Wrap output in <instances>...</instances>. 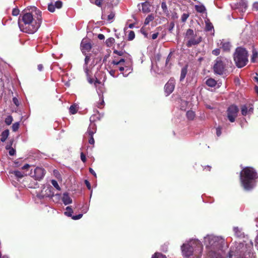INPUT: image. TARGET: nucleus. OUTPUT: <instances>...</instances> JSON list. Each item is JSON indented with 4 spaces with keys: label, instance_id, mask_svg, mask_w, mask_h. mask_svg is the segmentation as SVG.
I'll list each match as a JSON object with an SVG mask.
<instances>
[{
    "label": "nucleus",
    "instance_id": "nucleus-1",
    "mask_svg": "<svg viewBox=\"0 0 258 258\" xmlns=\"http://www.w3.org/2000/svg\"><path fill=\"white\" fill-rule=\"evenodd\" d=\"M41 21V12L34 8L31 13H26L19 18L18 25L21 31L33 34L39 28Z\"/></svg>",
    "mask_w": 258,
    "mask_h": 258
},
{
    "label": "nucleus",
    "instance_id": "nucleus-2",
    "mask_svg": "<svg viewBox=\"0 0 258 258\" xmlns=\"http://www.w3.org/2000/svg\"><path fill=\"white\" fill-rule=\"evenodd\" d=\"M204 244L210 258H224V239L221 237L208 235L204 237Z\"/></svg>",
    "mask_w": 258,
    "mask_h": 258
},
{
    "label": "nucleus",
    "instance_id": "nucleus-3",
    "mask_svg": "<svg viewBox=\"0 0 258 258\" xmlns=\"http://www.w3.org/2000/svg\"><path fill=\"white\" fill-rule=\"evenodd\" d=\"M181 249L186 258H201L203 246L198 239H191L183 243Z\"/></svg>",
    "mask_w": 258,
    "mask_h": 258
},
{
    "label": "nucleus",
    "instance_id": "nucleus-4",
    "mask_svg": "<svg viewBox=\"0 0 258 258\" xmlns=\"http://www.w3.org/2000/svg\"><path fill=\"white\" fill-rule=\"evenodd\" d=\"M253 243L250 242L247 245L243 243H236L234 247H231L228 254L229 258H255L252 252Z\"/></svg>",
    "mask_w": 258,
    "mask_h": 258
},
{
    "label": "nucleus",
    "instance_id": "nucleus-5",
    "mask_svg": "<svg viewBox=\"0 0 258 258\" xmlns=\"http://www.w3.org/2000/svg\"><path fill=\"white\" fill-rule=\"evenodd\" d=\"M257 178V173L252 168H244L240 172V181L245 190H250L255 186Z\"/></svg>",
    "mask_w": 258,
    "mask_h": 258
},
{
    "label": "nucleus",
    "instance_id": "nucleus-6",
    "mask_svg": "<svg viewBox=\"0 0 258 258\" xmlns=\"http://www.w3.org/2000/svg\"><path fill=\"white\" fill-rule=\"evenodd\" d=\"M233 58L236 66L241 68L244 67L248 62V52L242 47H237L233 54Z\"/></svg>",
    "mask_w": 258,
    "mask_h": 258
},
{
    "label": "nucleus",
    "instance_id": "nucleus-7",
    "mask_svg": "<svg viewBox=\"0 0 258 258\" xmlns=\"http://www.w3.org/2000/svg\"><path fill=\"white\" fill-rule=\"evenodd\" d=\"M228 62L226 58L218 57L214 61L213 71L215 74L222 75L225 73L226 63Z\"/></svg>",
    "mask_w": 258,
    "mask_h": 258
},
{
    "label": "nucleus",
    "instance_id": "nucleus-8",
    "mask_svg": "<svg viewBox=\"0 0 258 258\" xmlns=\"http://www.w3.org/2000/svg\"><path fill=\"white\" fill-rule=\"evenodd\" d=\"M238 111V107L234 105H232L228 108L227 110V117L230 122H233L235 121Z\"/></svg>",
    "mask_w": 258,
    "mask_h": 258
},
{
    "label": "nucleus",
    "instance_id": "nucleus-9",
    "mask_svg": "<svg viewBox=\"0 0 258 258\" xmlns=\"http://www.w3.org/2000/svg\"><path fill=\"white\" fill-rule=\"evenodd\" d=\"M124 62V58H121L118 60L114 59L111 63L110 70L108 71L109 74L113 77H117L118 75H116L117 72V64H121L122 62Z\"/></svg>",
    "mask_w": 258,
    "mask_h": 258
},
{
    "label": "nucleus",
    "instance_id": "nucleus-10",
    "mask_svg": "<svg viewBox=\"0 0 258 258\" xmlns=\"http://www.w3.org/2000/svg\"><path fill=\"white\" fill-rule=\"evenodd\" d=\"M53 196L54 191L53 188L49 185H46L41 190L39 197L40 198H43L44 197L52 198Z\"/></svg>",
    "mask_w": 258,
    "mask_h": 258
},
{
    "label": "nucleus",
    "instance_id": "nucleus-11",
    "mask_svg": "<svg viewBox=\"0 0 258 258\" xmlns=\"http://www.w3.org/2000/svg\"><path fill=\"white\" fill-rule=\"evenodd\" d=\"M118 70L122 72L124 77H127L132 72V69L129 65H127V63L124 61L122 62L121 64H117V71Z\"/></svg>",
    "mask_w": 258,
    "mask_h": 258
},
{
    "label": "nucleus",
    "instance_id": "nucleus-12",
    "mask_svg": "<svg viewBox=\"0 0 258 258\" xmlns=\"http://www.w3.org/2000/svg\"><path fill=\"white\" fill-rule=\"evenodd\" d=\"M45 174L44 169L40 167H36L33 173L32 172H31L30 175L32 177L35 178L36 180H40L41 179Z\"/></svg>",
    "mask_w": 258,
    "mask_h": 258
},
{
    "label": "nucleus",
    "instance_id": "nucleus-13",
    "mask_svg": "<svg viewBox=\"0 0 258 258\" xmlns=\"http://www.w3.org/2000/svg\"><path fill=\"white\" fill-rule=\"evenodd\" d=\"M175 81L174 79L171 78L165 85V92L167 95L170 94L174 90Z\"/></svg>",
    "mask_w": 258,
    "mask_h": 258
},
{
    "label": "nucleus",
    "instance_id": "nucleus-14",
    "mask_svg": "<svg viewBox=\"0 0 258 258\" xmlns=\"http://www.w3.org/2000/svg\"><path fill=\"white\" fill-rule=\"evenodd\" d=\"M81 47L82 51L85 54L87 52H89L91 49V45L87 39L84 38L81 43Z\"/></svg>",
    "mask_w": 258,
    "mask_h": 258
},
{
    "label": "nucleus",
    "instance_id": "nucleus-15",
    "mask_svg": "<svg viewBox=\"0 0 258 258\" xmlns=\"http://www.w3.org/2000/svg\"><path fill=\"white\" fill-rule=\"evenodd\" d=\"M253 111V108L252 105H249L248 106L246 105H243L241 107V114L243 116H245L246 115H251Z\"/></svg>",
    "mask_w": 258,
    "mask_h": 258
},
{
    "label": "nucleus",
    "instance_id": "nucleus-16",
    "mask_svg": "<svg viewBox=\"0 0 258 258\" xmlns=\"http://www.w3.org/2000/svg\"><path fill=\"white\" fill-rule=\"evenodd\" d=\"M62 7V3L60 1L51 2L48 5V10L50 12H54L55 8L59 9Z\"/></svg>",
    "mask_w": 258,
    "mask_h": 258
},
{
    "label": "nucleus",
    "instance_id": "nucleus-17",
    "mask_svg": "<svg viewBox=\"0 0 258 258\" xmlns=\"http://www.w3.org/2000/svg\"><path fill=\"white\" fill-rule=\"evenodd\" d=\"M201 41V37H195V36L192 37L191 38H189L186 45L188 47H191L192 45H195L199 43H200Z\"/></svg>",
    "mask_w": 258,
    "mask_h": 258
},
{
    "label": "nucleus",
    "instance_id": "nucleus-18",
    "mask_svg": "<svg viewBox=\"0 0 258 258\" xmlns=\"http://www.w3.org/2000/svg\"><path fill=\"white\" fill-rule=\"evenodd\" d=\"M220 48H222L224 51H228L230 50L231 48V45L229 42L224 40H220Z\"/></svg>",
    "mask_w": 258,
    "mask_h": 258
},
{
    "label": "nucleus",
    "instance_id": "nucleus-19",
    "mask_svg": "<svg viewBox=\"0 0 258 258\" xmlns=\"http://www.w3.org/2000/svg\"><path fill=\"white\" fill-rule=\"evenodd\" d=\"M62 201L65 205H69L72 202V200L69 196L68 194L65 192L63 194Z\"/></svg>",
    "mask_w": 258,
    "mask_h": 258
},
{
    "label": "nucleus",
    "instance_id": "nucleus-20",
    "mask_svg": "<svg viewBox=\"0 0 258 258\" xmlns=\"http://www.w3.org/2000/svg\"><path fill=\"white\" fill-rule=\"evenodd\" d=\"M96 131V126L94 123H91L87 131V133L89 134L90 136H92Z\"/></svg>",
    "mask_w": 258,
    "mask_h": 258
},
{
    "label": "nucleus",
    "instance_id": "nucleus-21",
    "mask_svg": "<svg viewBox=\"0 0 258 258\" xmlns=\"http://www.w3.org/2000/svg\"><path fill=\"white\" fill-rule=\"evenodd\" d=\"M142 11L144 13H147L150 12L151 6L148 2H145L142 4Z\"/></svg>",
    "mask_w": 258,
    "mask_h": 258
},
{
    "label": "nucleus",
    "instance_id": "nucleus-22",
    "mask_svg": "<svg viewBox=\"0 0 258 258\" xmlns=\"http://www.w3.org/2000/svg\"><path fill=\"white\" fill-rule=\"evenodd\" d=\"M233 231L236 236L238 237H243V233L241 228H239L238 227H234L233 228Z\"/></svg>",
    "mask_w": 258,
    "mask_h": 258
},
{
    "label": "nucleus",
    "instance_id": "nucleus-23",
    "mask_svg": "<svg viewBox=\"0 0 258 258\" xmlns=\"http://www.w3.org/2000/svg\"><path fill=\"white\" fill-rule=\"evenodd\" d=\"M9 135V131L8 130H6L4 131H3L1 135V141L2 142H4L6 141L7 139L8 138V136Z\"/></svg>",
    "mask_w": 258,
    "mask_h": 258
},
{
    "label": "nucleus",
    "instance_id": "nucleus-24",
    "mask_svg": "<svg viewBox=\"0 0 258 258\" xmlns=\"http://www.w3.org/2000/svg\"><path fill=\"white\" fill-rule=\"evenodd\" d=\"M186 74H187V68L186 67H183L182 69H181V74H180V81H182L186 75Z\"/></svg>",
    "mask_w": 258,
    "mask_h": 258
},
{
    "label": "nucleus",
    "instance_id": "nucleus-25",
    "mask_svg": "<svg viewBox=\"0 0 258 258\" xmlns=\"http://www.w3.org/2000/svg\"><path fill=\"white\" fill-rule=\"evenodd\" d=\"M217 84L216 81L212 78L208 79L206 81V84L210 87H215Z\"/></svg>",
    "mask_w": 258,
    "mask_h": 258
},
{
    "label": "nucleus",
    "instance_id": "nucleus-26",
    "mask_svg": "<svg viewBox=\"0 0 258 258\" xmlns=\"http://www.w3.org/2000/svg\"><path fill=\"white\" fill-rule=\"evenodd\" d=\"M194 32L193 30L188 29L187 30L186 34H185V38L187 39H189L191 38L192 37L194 36Z\"/></svg>",
    "mask_w": 258,
    "mask_h": 258
},
{
    "label": "nucleus",
    "instance_id": "nucleus-27",
    "mask_svg": "<svg viewBox=\"0 0 258 258\" xmlns=\"http://www.w3.org/2000/svg\"><path fill=\"white\" fill-rule=\"evenodd\" d=\"M154 19V17L153 14L149 15L146 18L144 22L145 25H148L149 23Z\"/></svg>",
    "mask_w": 258,
    "mask_h": 258
},
{
    "label": "nucleus",
    "instance_id": "nucleus-28",
    "mask_svg": "<svg viewBox=\"0 0 258 258\" xmlns=\"http://www.w3.org/2000/svg\"><path fill=\"white\" fill-rule=\"evenodd\" d=\"M14 174L15 175V176H16L17 177H19V178H22L23 177V176H25V175H27L28 174L27 173L25 172H21V171H15L14 172Z\"/></svg>",
    "mask_w": 258,
    "mask_h": 258
},
{
    "label": "nucleus",
    "instance_id": "nucleus-29",
    "mask_svg": "<svg viewBox=\"0 0 258 258\" xmlns=\"http://www.w3.org/2000/svg\"><path fill=\"white\" fill-rule=\"evenodd\" d=\"M195 9L199 13H204L206 11V8L203 5H196Z\"/></svg>",
    "mask_w": 258,
    "mask_h": 258
},
{
    "label": "nucleus",
    "instance_id": "nucleus-30",
    "mask_svg": "<svg viewBox=\"0 0 258 258\" xmlns=\"http://www.w3.org/2000/svg\"><path fill=\"white\" fill-rule=\"evenodd\" d=\"M206 30L208 31H212L213 29V26L212 24L209 21V20L206 21Z\"/></svg>",
    "mask_w": 258,
    "mask_h": 258
},
{
    "label": "nucleus",
    "instance_id": "nucleus-31",
    "mask_svg": "<svg viewBox=\"0 0 258 258\" xmlns=\"http://www.w3.org/2000/svg\"><path fill=\"white\" fill-rule=\"evenodd\" d=\"M84 72L87 77V80L89 83L92 84L93 83V80L90 77L89 70L87 68L84 67Z\"/></svg>",
    "mask_w": 258,
    "mask_h": 258
},
{
    "label": "nucleus",
    "instance_id": "nucleus-32",
    "mask_svg": "<svg viewBox=\"0 0 258 258\" xmlns=\"http://www.w3.org/2000/svg\"><path fill=\"white\" fill-rule=\"evenodd\" d=\"M78 111V107L76 104L71 105L70 107V112L71 114H74L77 113Z\"/></svg>",
    "mask_w": 258,
    "mask_h": 258
},
{
    "label": "nucleus",
    "instance_id": "nucleus-33",
    "mask_svg": "<svg viewBox=\"0 0 258 258\" xmlns=\"http://www.w3.org/2000/svg\"><path fill=\"white\" fill-rule=\"evenodd\" d=\"M186 116L188 119L192 120L195 118V113L191 110H189L186 112Z\"/></svg>",
    "mask_w": 258,
    "mask_h": 258
},
{
    "label": "nucleus",
    "instance_id": "nucleus-34",
    "mask_svg": "<svg viewBox=\"0 0 258 258\" xmlns=\"http://www.w3.org/2000/svg\"><path fill=\"white\" fill-rule=\"evenodd\" d=\"M73 210L70 207L66 208V211L64 213V215L68 217H72Z\"/></svg>",
    "mask_w": 258,
    "mask_h": 258
},
{
    "label": "nucleus",
    "instance_id": "nucleus-35",
    "mask_svg": "<svg viewBox=\"0 0 258 258\" xmlns=\"http://www.w3.org/2000/svg\"><path fill=\"white\" fill-rule=\"evenodd\" d=\"M115 40L113 38L110 37L106 39V44L108 46H111L114 43Z\"/></svg>",
    "mask_w": 258,
    "mask_h": 258
},
{
    "label": "nucleus",
    "instance_id": "nucleus-36",
    "mask_svg": "<svg viewBox=\"0 0 258 258\" xmlns=\"http://www.w3.org/2000/svg\"><path fill=\"white\" fill-rule=\"evenodd\" d=\"M152 258H166V257L165 255L161 253L156 252L152 255Z\"/></svg>",
    "mask_w": 258,
    "mask_h": 258
},
{
    "label": "nucleus",
    "instance_id": "nucleus-37",
    "mask_svg": "<svg viewBox=\"0 0 258 258\" xmlns=\"http://www.w3.org/2000/svg\"><path fill=\"white\" fill-rule=\"evenodd\" d=\"M6 148L7 150H9V153L10 156H14L15 154L16 151L13 148H11L10 146H7Z\"/></svg>",
    "mask_w": 258,
    "mask_h": 258
},
{
    "label": "nucleus",
    "instance_id": "nucleus-38",
    "mask_svg": "<svg viewBox=\"0 0 258 258\" xmlns=\"http://www.w3.org/2000/svg\"><path fill=\"white\" fill-rule=\"evenodd\" d=\"M258 53L255 50H253L252 51V55L251 59V61L253 62H255V59L257 57Z\"/></svg>",
    "mask_w": 258,
    "mask_h": 258
},
{
    "label": "nucleus",
    "instance_id": "nucleus-39",
    "mask_svg": "<svg viewBox=\"0 0 258 258\" xmlns=\"http://www.w3.org/2000/svg\"><path fill=\"white\" fill-rule=\"evenodd\" d=\"M51 184H52V185L57 190H60V187H59L57 181H56L55 180H52L51 181Z\"/></svg>",
    "mask_w": 258,
    "mask_h": 258
},
{
    "label": "nucleus",
    "instance_id": "nucleus-40",
    "mask_svg": "<svg viewBox=\"0 0 258 258\" xmlns=\"http://www.w3.org/2000/svg\"><path fill=\"white\" fill-rule=\"evenodd\" d=\"M188 13H183L181 17V20L182 22H185L187 20V18L189 17Z\"/></svg>",
    "mask_w": 258,
    "mask_h": 258
},
{
    "label": "nucleus",
    "instance_id": "nucleus-41",
    "mask_svg": "<svg viewBox=\"0 0 258 258\" xmlns=\"http://www.w3.org/2000/svg\"><path fill=\"white\" fill-rule=\"evenodd\" d=\"M13 120V117L12 116H8L5 119V123L7 125H10Z\"/></svg>",
    "mask_w": 258,
    "mask_h": 258
},
{
    "label": "nucleus",
    "instance_id": "nucleus-42",
    "mask_svg": "<svg viewBox=\"0 0 258 258\" xmlns=\"http://www.w3.org/2000/svg\"><path fill=\"white\" fill-rule=\"evenodd\" d=\"M113 53H115V54H117L118 55H119V56H123L124 57H125L124 54H126L125 52L122 51V50L118 51V50H114L113 51Z\"/></svg>",
    "mask_w": 258,
    "mask_h": 258
},
{
    "label": "nucleus",
    "instance_id": "nucleus-43",
    "mask_svg": "<svg viewBox=\"0 0 258 258\" xmlns=\"http://www.w3.org/2000/svg\"><path fill=\"white\" fill-rule=\"evenodd\" d=\"M19 123L18 122L14 123L12 125V130L14 132L17 131L19 127Z\"/></svg>",
    "mask_w": 258,
    "mask_h": 258
},
{
    "label": "nucleus",
    "instance_id": "nucleus-44",
    "mask_svg": "<svg viewBox=\"0 0 258 258\" xmlns=\"http://www.w3.org/2000/svg\"><path fill=\"white\" fill-rule=\"evenodd\" d=\"M4 92V83L3 81L0 80V99L2 97V96Z\"/></svg>",
    "mask_w": 258,
    "mask_h": 258
},
{
    "label": "nucleus",
    "instance_id": "nucleus-45",
    "mask_svg": "<svg viewBox=\"0 0 258 258\" xmlns=\"http://www.w3.org/2000/svg\"><path fill=\"white\" fill-rule=\"evenodd\" d=\"M135 36V35L134 32L133 31H131L128 34V39L129 40H132L133 39H134Z\"/></svg>",
    "mask_w": 258,
    "mask_h": 258
},
{
    "label": "nucleus",
    "instance_id": "nucleus-46",
    "mask_svg": "<svg viewBox=\"0 0 258 258\" xmlns=\"http://www.w3.org/2000/svg\"><path fill=\"white\" fill-rule=\"evenodd\" d=\"M19 10L17 8H15L13 10L12 15L15 16H17L19 14Z\"/></svg>",
    "mask_w": 258,
    "mask_h": 258
},
{
    "label": "nucleus",
    "instance_id": "nucleus-47",
    "mask_svg": "<svg viewBox=\"0 0 258 258\" xmlns=\"http://www.w3.org/2000/svg\"><path fill=\"white\" fill-rule=\"evenodd\" d=\"M114 16H115L114 13L113 12H111L110 14H109L108 15V17H107L108 21H110L114 19Z\"/></svg>",
    "mask_w": 258,
    "mask_h": 258
},
{
    "label": "nucleus",
    "instance_id": "nucleus-48",
    "mask_svg": "<svg viewBox=\"0 0 258 258\" xmlns=\"http://www.w3.org/2000/svg\"><path fill=\"white\" fill-rule=\"evenodd\" d=\"M82 216H83V214H79L78 215L73 216L72 217V218L73 220H78V219H81L82 217Z\"/></svg>",
    "mask_w": 258,
    "mask_h": 258
},
{
    "label": "nucleus",
    "instance_id": "nucleus-49",
    "mask_svg": "<svg viewBox=\"0 0 258 258\" xmlns=\"http://www.w3.org/2000/svg\"><path fill=\"white\" fill-rule=\"evenodd\" d=\"M90 60V57L88 55H86V57H85V64H84V67H87V64L89 62Z\"/></svg>",
    "mask_w": 258,
    "mask_h": 258
},
{
    "label": "nucleus",
    "instance_id": "nucleus-50",
    "mask_svg": "<svg viewBox=\"0 0 258 258\" xmlns=\"http://www.w3.org/2000/svg\"><path fill=\"white\" fill-rule=\"evenodd\" d=\"M220 50L219 48L215 49L212 51V54L215 55H218L220 54Z\"/></svg>",
    "mask_w": 258,
    "mask_h": 258
},
{
    "label": "nucleus",
    "instance_id": "nucleus-51",
    "mask_svg": "<svg viewBox=\"0 0 258 258\" xmlns=\"http://www.w3.org/2000/svg\"><path fill=\"white\" fill-rule=\"evenodd\" d=\"M102 0H95V1L93 4H95L96 6L98 7H101L102 6Z\"/></svg>",
    "mask_w": 258,
    "mask_h": 258
},
{
    "label": "nucleus",
    "instance_id": "nucleus-52",
    "mask_svg": "<svg viewBox=\"0 0 258 258\" xmlns=\"http://www.w3.org/2000/svg\"><path fill=\"white\" fill-rule=\"evenodd\" d=\"M13 102L17 106H18L20 104L19 100L16 97H14L13 98Z\"/></svg>",
    "mask_w": 258,
    "mask_h": 258
},
{
    "label": "nucleus",
    "instance_id": "nucleus-53",
    "mask_svg": "<svg viewBox=\"0 0 258 258\" xmlns=\"http://www.w3.org/2000/svg\"><path fill=\"white\" fill-rule=\"evenodd\" d=\"M85 183L86 185L87 188L89 189H91V184H90V182H89V181H88L87 180H85Z\"/></svg>",
    "mask_w": 258,
    "mask_h": 258
},
{
    "label": "nucleus",
    "instance_id": "nucleus-54",
    "mask_svg": "<svg viewBox=\"0 0 258 258\" xmlns=\"http://www.w3.org/2000/svg\"><path fill=\"white\" fill-rule=\"evenodd\" d=\"M81 159L83 162H86V157L83 153H81Z\"/></svg>",
    "mask_w": 258,
    "mask_h": 258
},
{
    "label": "nucleus",
    "instance_id": "nucleus-55",
    "mask_svg": "<svg viewBox=\"0 0 258 258\" xmlns=\"http://www.w3.org/2000/svg\"><path fill=\"white\" fill-rule=\"evenodd\" d=\"M216 134L217 136H220L221 134V130L220 128L218 127L216 129Z\"/></svg>",
    "mask_w": 258,
    "mask_h": 258
},
{
    "label": "nucleus",
    "instance_id": "nucleus-56",
    "mask_svg": "<svg viewBox=\"0 0 258 258\" xmlns=\"http://www.w3.org/2000/svg\"><path fill=\"white\" fill-rule=\"evenodd\" d=\"M159 35V33L158 32H156L155 33H154L153 34H152V39H155L157 38L158 36Z\"/></svg>",
    "mask_w": 258,
    "mask_h": 258
},
{
    "label": "nucleus",
    "instance_id": "nucleus-57",
    "mask_svg": "<svg viewBox=\"0 0 258 258\" xmlns=\"http://www.w3.org/2000/svg\"><path fill=\"white\" fill-rule=\"evenodd\" d=\"M89 143L90 144H94V140L92 136H90V139L89 140Z\"/></svg>",
    "mask_w": 258,
    "mask_h": 258
},
{
    "label": "nucleus",
    "instance_id": "nucleus-58",
    "mask_svg": "<svg viewBox=\"0 0 258 258\" xmlns=\"http://www.w3.org/2000/svg\"><path fill=\"white\" fill-rule=\"evenodd\" d=\"M253 8L255 10H258V2H255L253 5Z\"/></svg>",
    "mask_w": 258,
    "mask_h": 258
},
{
    "label": "nucleus",
    "instance_id": "nucleus-59",
    "mask_svg": "<svg viewBox=\"0 0 258 258\" xmlns=\"http://www.w3.org/2000/svg\"><path fill=\"white\" fill-rule=\"evenodd\" d=\"M255 246L257 247L258 250V233L255 239Z\"/></svg>",
    "mask_w": 258,
    "mask_h": 258
},
{
    "label": "nucleus",
    "instance_id": "nucleus-60",
    "mask_svg": "<svg viewBox=\"0 0 258 258\" xmlns=\"http://www.w3.org/2000/svg\"><path fill=\"white\" fill-rule=\"evenodd\" d=\"M90 172L95 177H96V174L95 171L91 168H89Z\"/></svg>",
    "mask_w": 258,
    "mask_h": 258
},
{
    "label": "nucleus",
    "instance_id": "nucleus-61",
    "mask_svg": "<svg viewBox=\"0 0 258 258\" xmlns=\"http://www.w3.org/2000/svg\"><path fill=\"white\" fill-rule=\"evenodd\" d=\"M98 38L100 39V40H103L105 38L104 35L102 34H100L98 35Z\"/></svg>",
    "mask_w": 258,
    "mask_h": 258
},
{
    "label": "nucleus",
    "instance_id": "nucleus-62",
    "mask_svg": "<svg viewBox=\"0 0 258 258\" xmlns=\"http://www.w3.org/2000/svg\"><path fill=\"white\" fill-rule=\"evenodd\" d=\"M141 32L142 33H143V34L144 35V36L146 37V38H148V33L144 31L143 29V28L141 29Z\"/></svg>",
    "mask_w": 258,
    "mask_h": 258
},
{
    "label": "nucleus",
    "instance_id": "nucleus-63",
    "mask_svg": "<svg viewBox=\"0 0 258 258\" xmlns=\"http://www.w3.org/2000/svg\"><path fill=\"white\" fill-rule=\"evenodd\" d=\"M30 167V165L28 164H26L25 165H24L23 167H22V169L23 170H25V169H27L28 168H29Z\"/></svg>",
    "mask_w": 258,
    "mask_h": 258
},
{
    "label": "nucleus",
    "instance_id": "nucleus-64",
    "mask_svg": "<svg viewBox=\"0 0 258 258\" xmlns=\"http://www.w3.org/2000/svg\"><path fill=\"white\" fill-rule=\"evenodd\" d=\"M37 68L39 71H41L43 70V67L42 64H40L38 65Z\"/></svg>",
    "mask_w": 258,
    "mask_h": 258
}]
</instances>
